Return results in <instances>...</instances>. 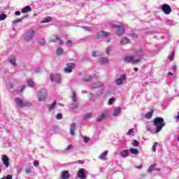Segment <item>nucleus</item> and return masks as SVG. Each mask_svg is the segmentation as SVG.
I'll return each instance as SVG.
<instances>
[{"label": "nucleus", "instance_id": "obj_28", "mask_svg": "<svg viewBox=\"0 0 179 179\" xmlns=\"http://www.w3.org/2000/svg\"><path fill=\"white\" fill-rule=\"evenodd\" d=\"M104 117H106V113H102V115L101 116H99L97 118L96 121L98 122H100L103 121V120H104Z\"/></svg>", "mask_w": 179, "mask_h": 179}, {"label": "nucleus", "instance_id": "obj_40", "mask_svg": "<svg viewBox=\"0 0 179 179\" xmlns=\"http://www.w3.org/2000/svg\"><path fill=\"white\" fill-rule=\"evenodd\" d=\"M84 118L87 119V118H92V113H87L84 115Z\"/></svg>", "mask_w": 179, "mask_h": 179}, {"label": "nucleus", "instance_id": "obj_2", "mask_svg": "<svg viewBox=\"0 0 179 179\" xmlns=\"http://www.w3.org/2000/svg\"><path fill=\"white\" fill-rule=\"evenodd\" d=\"M110 27L113 29H117V34L119 37H121V36L125 33V27H124V25L121 23H119L118 24H111Z\"/></svg>", "mask_w": 179, "mask_h": 179}, {"label": "nucleus", "instance_id": "obj_49", "mask_svg": "<svg viewBox=\"0 0 179 179\" xmlns=\"http://www.w3.org/2000/svg\"><path fill=\"white\" fill-rule=\"evenodd\" d=\"M20 22H22V18L17 19V20H15L13 21V23H20Z\"/></svg>", "mask_w": 179, "mask_h": 179}, {"label": "nucleus", "instance_id": "obj_36", "mask_svg": "<svg viewBox=\"0 0 179 179\" xmlns=\"http://www.w3.org/2000/svg\"><path fill=\"white\" fill-rule=\"evenodd\" d=\"M27 83L30 87H34V82H33L31 80H28Z\"/></svg>", "mask_w": 179, "mask_h": 179}, {"label": "nucleus", "instance_id": "obj_12", "mask_svg": "<svg viewBox=\"0 0 179 179\" xmlns=\"http://www.w3.org/2000/svg\"><path fill=\"white\" fill-rule=\"evenodd\" d=\"M60 177L62 179H69V177H71V174H69V171H63L60 173Z\"/></svg>", "mask_w": 179, "mask_h": 179}, {"label": "nucleus", "instance_id": "obj_64", "mask_svg": "<svg viewBox=\"0 0 179 179\" xmlns=\"http://www.w3.org/2000/svg\"><path fill=\"white\" fill-rule=\"evenodd\" d=\"M137 169H142V165H140L139 166H137Z\"/></svg>", "mask_w": 179, "mask_h": 179}, {"label": "nucleus", "instance_id": "obj_30", "mask_svg": "<svg viewBox=\"0 0 179 179\" xmlns=\"http://www.w3.org/2000/svg\"><path fill=\"white\" fill-rule=\"evenodd\" d=\"M71 99L73 101H78V98L76 97V92H75V91L72 92Z\"/></svg>", "mask_w": 179, "mask_h": 179}, {"label": "nucleus", "instance_id": "obj_63", "mask_svg": "<svg viewBox=\"0 0 179 179\" xmlns=\"http://www.w3.org/2000/svg\"><path fill=\"white\" fill-rule=\"evenodd\" d=\"M148 131H152V129L149 126L148 127Z\"/></svg>", "mask_w": 179, "mask_h": 179}, {"label": "nucleus", "instance_id": "obj_8", "mask_svg": "<svg viewBox=\"0 0 179 179\" xmlns=\"http://www.w3.org/2000/svg\"><path fill=\"white\" fill-rule=\"evenodd\" d=\"M1 162H3L5 167L8 169L9 167V158L8 157V155H3L1 157Z\"/></svg>", "mask_w": 179, "mask_h": 179}, {"label": "nucleus", "instance_id": "obj_34", "mask_svg": "<svg viewBox=\"0 0 179 179\" xmlns=\"http://www.w3.org/2000/svg\"><path fill=\"white\" fill-rule=\"evenodd\" d=\"M157 146H159V143L155 142V143L153 144L152 148L153 152H155V151H156V149L157 148Z\"/></svg>", "mask_w": 179, "mask_h": 179}, {"label": "nucleus", "instance_id": "obj_11", "mask_svg": "<svg viewBox=\"0 0 179 179\" xmlns=\"http://www.w3.org/2000/svg\"><path fill=\"white\" fill-rule=\"evenodd\" d=\"M77 177H78V178H80V179L86 178V174H85V169H80L77 173Z\"/></svg>", "mask_w": 179, "mask_h": 179}, {"label": "nucleus", "instance_id": "obj_46", "mask_svg": "<svg viewBox=\"0 0 179 179\" xmlns=\"http://www.w3.org/2000/svg\"><path fill=\"white\" fill-rule=\"evenodd\" d=\"M71 149H73V145H69L67 148L65 149V150H71Z\"/></svg>", "mask_w": 179, "mask_h": 179}, {"label": "nucleus", "instance_id": "obj_39", "mask_svg": "<svg viewBox=\"0 0 179 179\" xmlns=\"http://www.w3.org/2000/svg\"><path fill=\"white\" fill-rule=\"evenodd\" d=\"M133 146L138 148L139 146V142L136 140L133 141Z\"/></svg>", "mask_w": 179, "mask_h": 179}, {"label": "nucleus", "instance_id": "obj_57", "mask_svg": "<svg viewBox=\"0 0 179 179\" xmlns=\"http://www.w3.org/2000/svg\"><path fill=\"white\" fill-rule=\"evenodd\" d=\"M173 68L174 72H176V71H177V66L174 65V66H173Z\"/></svg>", "mask_w": 179, "mask_h": 179}, {"label": "nucleus", "instance_id": "obj_23", "mask_svg": "<svg viewBox=\"0 0 179 179\" xmlns=\"http://www.w3.org/2000/svg\"><path fill=\"white\" fill-rule=\"evenodd\" d=\"M84 80H85V82H90V80H93V77H92L89 75H85L84 76Z\"/></svg>", "mask_w": 179, "mask_h": 179}, {"label": "nucleus", "instance_id": "obj_32", "mask_svg": "<svg viewBox=\"0 0 179 179\" xmlns=\"http://www.w3.org/2000/svg\"><path fill=\"white\" fill-rule=\"evenodd\" d=\"M55 106H57V102H54L53 103H52L51 105H50L48 106V110L49 111H52V110H54V107H55Z\"/></svg>", "mask_w": 179, "mask_h": 179}, {"label": "nucleus", "instance_id": "obj_15", "mask_svg": "<svg viewBox=\"0 0 179 179\" xmlns=\"http://www.w3.org/2000/svg\"><path fill=\"white\" fill-rule=\"evenodd\" d=\"M154 111L155 110L153 109H151L150 112L146 113L144 115L145 118H146V120H150V118H152V117L153 116Z\"/></svg>", "mask_w": 179, "mask_h": 179}, {"label": "nucleus", "instance_id": "obj_37", "mask_svg": "<svg viewBox=\"0 0 179 179\" xmlns=\"http://www.w3.org/2000/svg\"><path fill=\"white\" fill-rule=\"evenodd\" d=\"M71 108H78V101H74V103L71 104Z\"/></svg>", "mask_w": 179, "mask_h": 179}, {"label": "nucleus", "instance_id": "obj_29", "mask_svg": "<svg viewBox=\"0 0 179 179\" xmlns=\"http://www.w3.org/2000/svg\"><path fill=\"white\" fill-rule=\"evenodd\" d=\"M55 80L57 83H61V76L59 74L56 75Z\"/></svg>", "mask_w": 179, "mask_h": 179}, {"label": "nucleus", "instance_id": "obj_51", "mask_svg": "<svg viewBox=\"0 0 179 179\" xmlns=\"http://www.w3.org/2000/svg\"><path fill=\"white\" fill-rule=\"evenodd\" d=\"M27 174H29V173H31V169L29 168L26 169Z\"/></svg>", "mask_w": 179, "mask_h": 179}, {"label": "nucleus", "instance_id": "obj_22", "mask_svg": "<svg viewBox=\"0 0 179 179\" xmlns=\"http://www.w3.org/2000/svg\"><path fill=\"white\" fill-rule=\"evenodd\" d=\"M128 43H129V39L127 37L123 38L120 41V44H122L123 45H124V44H128Z\"/></svg>", "mask_w": 179, "mask_h": 179}, {"label": "nucleus", "instance_id": "obj_17", "mask_svg": "<svg viewBox=\"0 0 179 179\" xmlns=\"http://www.w3.org/2000/svg\"><path fill=\"white\" fill-rule=\"evenodd\" d=\"M34 31H31V33L28 34L25 37L26 41H30L33 38V36H34Z\"/></svg>", "mask_w": 179, "mask_h": 179}, {"label": "nucleus", "instance_id": "obj_19", "mask_svg": "<svg viewBox=\"0 0 179 179\" xmlns=\"http://www.w3.org/2000/svg\"><path fill=\"white\" fill-rule=\"evenodd\" d=\"M31 7L27 6L22 10V13H28V12H31Z\"/></svg>", "mask_w": 179, "mask_h": 179}, {"label": "nucleus", "instance_id": "obj_13", "mask_svg": "<svg viewBox=\"0 0 179 179\" xmlns=\"http://www.w3.org/2000/svg\"><path fill=\"white\" fill-rule=\"evenodd\" d=\"M107 155H108V150H105L99 156V159L100 160H104L107 157Z\"/></svg>", "mask_w": 179, "mask_h": 179}, {"label": "nucleus", "instance_id": "obj_10", "mask_svg": "<svg viewBox=\"0 0 179 179\" xmlns=\"http://www.w3.org/2000/svg\"><path fill=\"white\" fill-rule=\"evenodd\" d=\"M108 36H110V32L106 31H102L97 34V37L99 38H105V37H108Z\"/></svg>", "mask_w": 179, "mask_h": 179}, {"label": "nucleus", "instance_id": "obj_55", "mask_svg": "<svg viewBox=\"0 0 179 179\" xmlns=\"http://www.w3.org/2000/svg\"><path fill=\"white\" fill-rule=\"evenodd\" d=\"M15 15L16 16H20V11H16L15 12Z\"/></svg>", "mask_w": 179, "mask_h": 179}, {"label": "nucleus", "instance_id": "obj_38", "mask_svg": "<svg viewBox=\"0 0 179 179\" xmlns=\"http://www.w3.org/2000/svg\"><path fill=\"white\" fill-rule=\"evenodd\" d=\"M101 55V53L99 52H92V57H100Z\"/></svg>", "mask_w": 179, "mask_h": 179}, {"label": "nucleus", "instance_id": "obj_54", "mask_svg": "<svg viewBox=\"0 0 179 179\" xmlns=\"http://www.w3.org/2000/svg\"><path fill=\"white\" fill-rule=\"evenodd\" d=\"M62 44H64V41L61 39L59 42V45H62Z\"/></svg>", "mask_w": 179, "mask_h": 179}, {"label": "nucleus", "instance_id": "obj_24", "mask_svg": "<svg viewBox=\"0 0 179 179\" xmlns=\"http://www.w3.org/2000/svg\"><path fill=\"white\" fill-rule=\"evenodd\" d=\"M101 86H103V84L101 83H96L92 84V87L93 89H97V87H101Z\"/></svg>", "mask_w": 179, "mask_h": 179}, {"label": "nucleus", "instance_id": "obj_9", "mask_svg": "<svg viewBox=\"0 0 179 179\" xmlns=\"http://www.w3.org/2000/svg\"><path fill=\"white\" fill-rule=\"evenodd\" d=\"M127 80V76H125L124 74H122L120 76V78L116 80V85L117 86H121V85H122V82H124V80Z\"/></svg>", "mask_w": 179, "mask_h": 179}, {"label": "nucleus", "instance_id": "obj_6", "mask_svg": "<svg viewBox=\"0 0 179 179\" xmlns=\"http://www.w3.org/2000/svg\"><path fill=\"white\" fill-rule=\"evenodd\" d=\"M66 68H64V71L66 73H71L72 72V69H75L76 64L75 63H69L66 64Z\"/></svg>", "mask_w": 179, "mask_h": 179}, {"label": "nucleus", "instance_id": "obj_41", "mask_svg": "<svg viewBox=\"0 0 179 179\" xmlns=\"http://www.w3.org/2000/svg\"><path fill=\"white\" fill-rule=\"evenodd\" d=\"M134 132H135V131L134 130V129H130L129 131H128V132H127V135H132V134H134Z\"/></svg>", "mask_w": 179, "mask_h": 179}, {"label": "nucleus", "instance_id": "obj_21", "mask_svg": "<svg viewBox=\"0 0 179 179\" xmlns=\"http://www.w3.org/2000/svg\"><path fill=\"white\" fill-rule=\"evenodd\" d=\"M121 113V108L120 107H117L116 108L115 110H114V112H113V117H117V115H118V114Z\"/></svg>", "mask_w": 179, "mask_h": 179}, {"label": "nucleus", "instance_id": "obj_4", "mask_svg": "<svg viewBox=\"0 0 179 179\" xmlns=\"http://www.w3.org/2000/svg\"><path fill=\"white\" fill-rule=\"evenodd\" d=\"M39 101H45V99H47V92L45 90L41 89L38 92V94Z\"/></svg>", "mask_w": 179, "mask_h": 179}, {"label": "nucleus", "instance_id": "obj_53", "mask_svg": "<svg viewBox=\"0 0 179 179\" xmlns=\"http://www.w3.org/2000/svg\"><path fill=\"white\" fill-rule=\"evenodd\" d=\"M90 141L89 138L84 137V142L87 143Z\"/></svg>", "mask_w": 179, "mask_h": 179}, {"label": "nucleus", "instance_id": "obj_61", "mask_svg": "<svg viewBox=\"0 0 179 179\" xmlns=\"http://www.w3.org/2000/svg\"><path fill=\"white\" fill-rule=\"evenodd\" d=\"M168 75H169V76H173V73H172V72H169V73H168Z\"/></svg>", "mask_w": 179, "mask_h": 179}, {"label": "nucleus", "instance_id": "obj_52", "mask_svg": "<svg viewBox=\"0 0 179 179\" xmlns=\"http://www.w3.org/2000/svg\"><path fill=\"white\" fill-rule=\"evenodd\" d=\"M50 80H51V82H54V76H53V74H50Z\"/></svg>", "mask_w": 179, "mask_h": 179}, {"label": "nucleus", "instance_id": "obj_43", "mask_svg": "<svg viewBox=\"0 0 179 179\" xmlns=\"http://www.w3.org/2000/svg\"><path fill=\"white\" fill-rule=\"evenodd\" d=\"M38 44H41V45H44L45 44V40L41 39V41H38Z\"/></svg>", "mask_w": 179, "mask_h": 179}, {"label": "nucleus", "instance_id": "obj_27", "mask_svg": "<svg viewBox=\"0 0 179 179\" xmlns=\"http://www.w3.org/2000/svg\"><path fill=\"white\" fill-rule=\"evenodd\" d=\"M59 40V37H58V35H53V38L50 39L52 43H57Z\"/></svg>", "mask_w": 179, "mask_h": 179}, {"label": "nucleus", "instance_id": "obj_35", "mask_svg": "<svg viewBox=\"0 0 179 179\" xmlns=\"http://www.w3.org/2000/svg\"><path fill=\"white\" fill-rule=\"evenodd\" d=\"M10 62L11 64V65H13V66H16V59L13 58L10 60Z\"/></svg>", "mask_w": 179, "mask_h": 179}, {"label": "nucleus", "instance_id": "obj_47", "mask_svg": "<svg viewBox=\"0 0 179 179\" xmlns=\"http://www.w3.org/2000/svg\"><path fill=\"white\" fill-rule=\"evenodd\" d=\"M115 100V99H114V97H112L110 99H109V103L110 104H113L114 103V101Z\"/></svg>", "mask_w": 179, "mask_h": 179}, {"label": "nucleus", "instance_id": "obj_20", "mask_svg": "<svg viewBox=\"0 0 179 179\" xmlns=\"http://www.w3.org/2000/svg\"><path fill=\"white\" fill-rule=\"evenodd\" d=\"M129 153V151H128V150H124L122 152H120V156H122V157H127Z\"/></svg>", "mask_w": 179, "mask_h": 179}, {"label": "nucleus", "instance_id": "obj_33", "mask_svg": "<svg viewBox=\"0 0 179 179\" xmlns=\"http://www.w3.org/2000/svg\"><path fill=\"white\" fill-rule=\"evenodd\" d=\"M6 17H8V15H6V14H1L0 15V22L2 20H5V19H6Z\"/></svg>", "mask_w": 179, "mask_h": 179}, {"label": "nucleus", "instance_id": "obj_48", "mask_svg": "<svg viewBox=\"0 0 179 179\" xmlns=\"http://www.w3.org/2000/svg\"><path fill=\"white\" fill-rule=\"evenodd\" d=\"M173 58H174V50L172 52L171 55L169 56L170 61H173Z\"/></svg>", "mask_w": 179, "mask_h": 179}, {"label": "nucleus", "instance_id": "obj_26", "mask_svg": "<svg viewBox=\"0 0 179 179\" xmlns=\"http://www.w3.org/2000/svg\"><path fill=\"white\" fill-rule=\"evenodd\" d=\"M50 22H52V18L48 17L45 20H42L41 23H50Z\"/></svg>", "mask_w": 179, "mask_h": 179}, {"label": "nucleus", "instance_id": "obj_56", "mask_svg": "<svg viewBox=\"0 0 179 179\" xmlns=\"http://www.w3.org/2000/svg\"><path fill=\"white\" fill-rule=\"evenodd\" d=\"M24 89H25V87H24V85H22V86L21 87V90H20V92H22Z\"/></svg>", "mask_w": 179, "mask_h": 179}, {"label": "nucleus", "instance_id": "obj_59", "mask_svg": "<svg viewBox=\"0 0 179 179\" xmlns=\"http://www.w3.org/2000/svg\"><path fill=\"white\" fill-rule=\"evenodd\" d=\"M36 72H41V69H37L36 70Z\"/></svg>", "mask_w": 179, "mask_h": 179}, {"label": "nucleus", "instance_id": "obj_44", "mask_svg": "<svg viewBox=\"0 0 179 179\" xmlns=\"http://www.w3.org/2000/svg\"><path fill=\"white\" fill-rule=\"evenodd\" d=\"M0 179H12V176L11 175H8L6 176H3V178Z\"/></svg>", "mask_w": 179, "mask_h": 179}, {"label": "nucleus", "instance_id": "obj_18", "mask_svg": "<svg viewBox=\"0 0 179 179\" xmlns=\"http://www.w3.org/2000/svg\"><path fill=\"white\" fill-rule=\"evenodd\" d=\"M156 170H157V171H160V169H156V164H154L148 168V171H149V173H152V171H156Z\"/></svg>", "mask_w": 179, "mask_h": 179}, {"label": "nucleus", "instance_id": "obj_5", "mask_svg": "<svg viewBox=\"0 0 179 179\" xmlns=\"http://www.w3.org/2000/svg\"><path fill=\"white\" fill-rule=\"evenodd\" d=\"M124 62H127V64L131 63L135 64L141 62V59L134 60V56H127L124 57Z\"/></svg>", "mask_w": 179, "mask_h": 179}, {"label": "nucleus", "instance_id": "obj_7", "mask_svg": "<svg viewBox=\"0 0 179 179\" xmlns=\"http://www.w3.org/2000/svg\"><path fill=\"white\" fill-rule=\"evenodd\" d=\"M162 10L165 15H170L171 13V7L169 4H163L162 6Z\"/></svg>", "mask_w": 179, "mask_h": 179}, {"label": "nucleus", "instance_id": "obj_62", "mask_svg": "<svg viewBox=\"0 0 179 179\" xmlns=\"http://www.w3.org/2000/svg\"><path fill=\"white\" fill-rule=\"evenodd\" d=\"M134 71H135V72H138V68H134Z\"/></svg>", "mask_w": 179, "mask_h": 179}, {"label": "nucleus", "instance_id": "obj_58", "mask_svg": "<svg viewBox=\"0 0 179 179\" xmlns=\"http://www.w3.org/2000/svg\"><path fill=\"white\" fill-rule=\"evenodd\" d=\"M66 44H67V45H69V44H72V41H67Z\"/></svg>", "mask_w": 179, "mask_h": 179}, {"label": "nucleus", "instance_id": "obj_25", "mask_svg": "<svg viewBox=\"0 0 179 179\" xmlns=\"http://www.w3.org/2000/svg\"><path fill=\"white\" fill-rule=\"evenodd\" d=\"M129 152L131 153V155H138V153H139V151L135 148H130Z\"/></svg>", "mask_w": 179, "mask_h": 179}, {"label": "nucleus", "instance_id": "obj_3", "mask_svg": "<svg viewBox=\"0 0 179 179\" xmlns=\"http://www.w3.org/2000/svg\"><path fill=\"white\" fill-rule=\"evenodd\" d=\"M15 101L17 106H18V107H20V108H23V107H30V103L27 101L23 102V99L19 97H16L15 99Z\"/></svg>", "mask_w": 179, "mask_h": 179}, {"label": "nucleus", "instance_id": "obj_60", "mask_svg": "<svg viewBox=\"0 0 179 179\" xmlns=\"http://www.w3.org/2000/svg\"><path fill=\"white\" fill-rule=\"evenodd\" d=\"M78 163H80V164H83V161L78 160Z\"/></svg>", "mask_w": 179, "mask_h": 179}, {"label": "nucleus", "instance_id": "obj_1", "mask_svg": "<svg viewBox=\"0 0 179 179\" xmlns=\"http://www.w3.org/2000/svg\"><path fill=\"white\" fill-rule=\"evenodd\" d=\"M153 125L156 127L155 132L157 134L160 132L163 127H164V119L162 117H155L153 121Z\"/></svg>", "mask_w": 179, "mask_h": 179}, {"label": "nucleus", "instance_id": "obj_42", "mask_svg": "<svg viewBox=\"0 0 179 179\" xmlns=\"http://www.w3.org/2000/svg\"><path fill=\"white\" fill-rule=\"evenodd\" d=\"M106 52L107 55H110V52H111V48L108 47L106 50Z\"/></svg>", "mask_w": 179, "mask_h": 179}, {"label": "nucleus", "instance_id": "obj_45", "mask_svg": "<svg viewBox=\"0 0 179 179\" xmlns=\"http://www.w3.org/2000/svg\"><path fill=\"white\" fill-rule=\"evenodd\" d=\"M57 120H62V114L58 113L56 116Z\"/></svg>", "mask_w": 179, "mask_h": 179}, {"label": "nucleus", "instance_id": "obj_16", "mask_svg": "<svg viewBox=\"0 0 179 179\" xmlns=\"http://www.w3.org/2000/svg\"><path fill=\"white\" fill-rule=\"evenodd\" d=\"M99 62L102 65H106V64H108L109 60H108V58H107V57H101L99 59Z\"/></svg>", "mask_w": 179, "mask_h": 179}, {"label": "nucleus", "instance_id": "obj_50", "mask_svg": "<svg viewBox=\"0 0 179 179\" xmlns=\"http://www.w3.org/2000/svg\"><path fill=\"white\" fill-rule=\"evenodd\" d=\"M33 164H34V166H35L36 167H37V166H38V162H37V161H34L33 162Z\"/></svg>", "mask_w": 179, "mask_h": 179}, {"label": "nucleus", "instance_id": "obj_31", "mask_svg": "<svg viewBox=\"0 0 179 179\" xmlns=\"http://www.w3.org/2000/svg\"><path fill=\"white\" fill-rule=\"evenodd\" d=\"M56 52L57 55H62V53L64 52V50H62V48H57Z\"/></svg>", "mask_w": 179, "mask_h": 179}, {"label": "nucleus", "instance_id": "obj_14", "mask_svg": "<svg viewBox=\"0 0 179 179\" xmlns=\"http://www.w3.org/2000/svg\"><path fill=\"white\" fill-rule=\"evenodd\" d=\"M75 129H76V123H72L70 128V134L72 136L75 135Z\"/></svg>", "mask_w": 179, "mask_h": 179}]
</instances>
